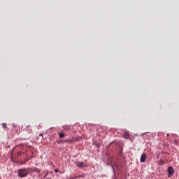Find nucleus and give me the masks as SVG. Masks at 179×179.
<instances>
[{
  "mask_svg": "<svg viewBox=\"0 0 179 179\" xmlns=\"http://www.w3.org/2000/svg\"><path fill=\"white\" fill-rule=\"evenodd\" d=\"M29 170H30V169H20L18 171V176L19 177H26V176H27V174H29Z\"/></svg>",
  "mask_w": 179,
  "mask_h": 179,
  "instance_id": "f257e3e1",
  "label": "nucleus"
},
{
  "mask_svg": "<svg viewBox=\"0 0 179 179\" xmlns=\"http://www.w3.org/2000/svg\"><path fill=\"white\" fill-rule=\"evenodd\" d=\"M174 174V169L172 166L168 168V177L170 178Z\"/></svg>",
  "mask_w": 179,
  "mask_h": 179,
  "instance_id": "f03ea898",
  "label": "nucleus"
},
{
  "mask_svg": "<svg viewBox=\"0 0 179 179\" xmlns=\"http://www.w3.org/2000/svg\"><path fill=\"white\" fill-rule=\"evenodd\" d=\"M29 169V170H30V171L31 173H41V170L38 169V168H28Z\"/></svg>",
  "mask_w": 179,
  "mask_h": 179,
  "instance_id": "7ed1b4c3",
  "label": "nucleus"
},
{
  "mask_svg": "<svg viewBox=\"0 0 179 179\" xmlns=\"http://www.w3.org/2000/svg\"><path fill=\"white\" fill-rule=\"evenodd\" d=\"M76 166L80 168H83V167H85L86 164H85V163L83 162H76Z\"/></svg>",
  "mask_w": 179,
  "mask_h": 179,
  "instance_id": "20e7f679",
  "label": "nucleus"
},
{
  "mask_svg": "<svg viewBox=\"0 0 179 179\" xmlns=\"http://www.w3.org/2000/svg\"><path fill=\"white\" fill-rule=\"evenodd\" d=\"M146 154H143L140 159L141 163H145V162H146Z\"/></svg>",
  "mask_w": 179,
  "mask_h": 179,
  "instance_id": "39448f33",
  "label": "nucleus"
},
{
  "mask_svg": "<svg viewBox=\"0 0 179 179\" xmlns=\"http://www.w3.org/2000/svg\"><path fill=\"white\" fill-rule=\"evenodd\" d=\"M60 142H65L66 143H73V142H75V139L72 138L66 139V140H64V141H60Z\"/></svg>",
  "mask_w": 179,
  "mask_h": 179,
  "instance_id": "423d86ee",
  "label": "nucleus"
},
{
  "mask_svg": "<svg viewBox=\"0 0 179 179\" xmlns=\"http://www.w3.org/2000/svg\"><path fill=\"white\" fill-rule=\"evenodd\" d=\"M124 138H125V139H129V133L124 132Z\"/></svg>",
  "mask_w": 179,
  "mask_h": 179,
  "instance_id": "0eeeda50",
  "label": "nucleus"
},
{
  "mask_svg": "<svg viewBox=\"0 0 179 179\" xmlns=\"http://www.w3.org/2000/svg\"><path fill=\"white\" fill-rule=\"evenodd\" d=\"M59 138H65V134L64 132H59Z\"/></svg>",
  "mask_w": 179,
  "mask_h": 179,
  "instance_id": "6e6552de",
  "label": "nucleus"
},
{
  "mask_svg": "<svg viewBox=\"0 0 179 179\" xmlns=\"http://www.w3.org/2000/svg\"><path fill=\"white\" fill-rule=\"evenodd\" d=\"M64 128L65 131H66V132H69V131H71V127H69V126H66Z\"/></svg>",
  "mask_w": 179,
  "mask_h": 179,
  "instance_id": "1a4fd4ad",
  "label": "nucleus"
},
{
  "mask_svg": "<svg viewBox=\"0 0 179 179\" xmlns=\"http://www.w3.org/2000/svg\"><path fill=\"white\" fill-rule=\"evenodd\" d=\"M73 138L75 139V142H78V141H80V136L73 137Z\"/></svg>",
  "mask_w": 179,
  "mask_h": 179,
  "instance_id": "9d476101",
  "label": "nucleus"
},
{
  "mask_svg": "<svg viewBox=\"0 0 179 179\" xmlns=\"http://www.w3.org/2000/svg\"><path fill=\"white\" fill-rule=\"evenodd\" d=\"M2 127H3V128H6L7 127V125H6V123H3L2 124Z\"/></svg>",
  "mask_w": 179,
  "mask_h": 179,
  "instance_id": "9b49d317",
  "label": "nucleus"
},
{
  "mask_svg": "<svg viewBox=\"0 0 179 179\" xmlns=\"http://www.w3.org/2000/svg\"><path fill=\"white\" fill-rule=\"evenodd\" d=\"M17 155V156H22V152L18 151Z\"/></svg>",
  "mask_w": 179,
  "mask_h": 179,
  "instance_id": "f8f14e48",
  "label": "nucleus"
},
{
  "mask_svg": "<svg viewBox=\"0 0 179 179\" xmlns=\"http://www.w3.org/2000/svg\"><path fill=\"white\" fill-rule=\"evenodd\" d=\"M173 143H174V145H178V143H177V140H175Z\"/></svg>",
  "mask_w": 179,
  "mask_h": 179,
  "instance_id": "ddd939ff",
  "label": "nucleus"
},
{
  "mask_svg": "<svg viewBox=\"0 0 179 179\" xmlns=\"http://www.w3.org/2000/svg\"><path fill=\"white\" fill-rule=\"evenodd\" d=\"M59 171L58 170V169H55V173H58Z\"/></svg>",
  "mask_w": 179,
  "mask_h": 179,
  "instance_id": "4468645a",
  "label": "nucleus"
},
{
  "mask_svg": "<svg viewBox=\"0 0 179 179\" xmlns=\"http://www.w3.org/2000/svg\"><path fill=\"white\" fill-rule=\"evenodd\" d=\"M78 177H80H80H81V178H83V177H85V175L83 174V175L78 176Z\"/></svg>",
  "mask_w": 179,
  "mask_h": 179,
  "instance_id": "2eb2a0df",
  "label": "nucleus"
},
{
  "mask_svg": "<svg viewBox=\"0 0 179 179\" xmlns=\"http://www.w3.org/2000/svg\"><path fill=\"white\" fill-rule=\"evenodd\" d=\"M39 136H43V134H39Z\"/></svg>",
  "mask_w": 179,
  "mask_h": 179,
  "instance_id": "dca6fc26",
  "label": "nucleus"
},
{
  "mask_svg": "<svg viewBox=\"0 0 179 179\" xmlns=\"http://www.w3.org/2000/svg\"><path fill=\"white\" fill-rule=\"evenodd\" d=\"M166 136H170V134H166Z\"/></svg>",
  "mask_w": 179,
  "mask_h": 179,
  "instance_id": "f3484780",
  "label": "nucleus"
},
{
  "mask_svg": "<svg viewBox=\"0 0 179 179\" xmlns=\"http://www.w3.org/2000/svg\"><path fill=\"white\" fill-rule=\"evenodd\" d=\"M45 177H47V173H46V175L45 176Z\"/></svg>",
  "mask_w": 179,
  "mask_h": 179,
  "instance_id": "a211bd4d",
  "label": "nucleus"
},
{
  "mask_svg": "<svg viewBox=\"0 0 179 179\" xmlns=\"http://www.w3.org/2000/svg\"><path fill=\"white\" fill-rule=\"evenodd\" d=\"M46 179H51V178H46Z\"/></svg>",
  "mask_w": 179,
  "mask_h": 179,
  "instance_id": "6ab92c4d",
  "label": "nucleus"
},
{
  "mask_svg": "<svg viewBox=\"0 0 179 179\" xmlns=\"http://www.w3.org/2000/svg\"><path fill=\"white\" fill-rule=\"evenodd\" d=\"M97 148H99V144L97 145Z\"/></svg>",
  "mask_w": 179,
  "mask_h": 179,
  "instance_id": "aec40b11",
  "label": "nucleus"
}]
</instances>
